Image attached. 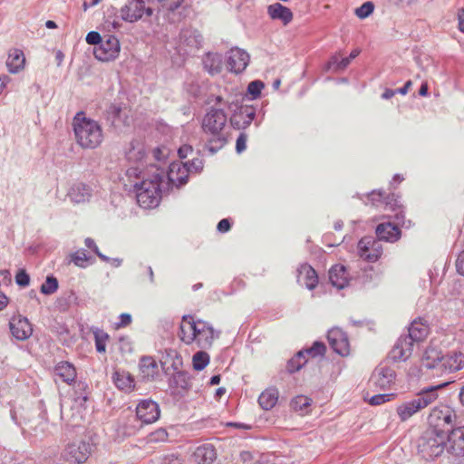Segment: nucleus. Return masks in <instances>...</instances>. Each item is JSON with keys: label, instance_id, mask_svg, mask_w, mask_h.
<instances>
[{"label": "nucleus", "instance_id": "nucleus-32", "mask_svg": "<svg viewBox=\"0 0 464 464\" xmlns=\"http://www.w3.org/2000/svg\"><path fill=\"white\" fill-rule=\"evenodd\" d=\"M278 391L276 388H268L265 390L258 398L259 405L264 410H271L277 403Z\"/></svg>", "mask_w": 464, "mask_h": 464}, {"label": "nucleus", "instance_id": "nucleus-13", "mask_svg": "<svg viewBox=\"0 0 464 464\" xmlns=\"http://www.w3.org/2000/svg\"><path fill=\"white\" fill-rule=\"evenodd\" d=\"M12 335L18 341H25L33 334V326L29 320L21 314L14 315L9 321Z\"/></svg>", "mask_w": 464, "mask_h": 464}, {"label": "nucleus", "instance_id": "nucleus-7", "mask_svg": "<svg viewBox=\"0 0 464 464\" xmlns=\"http://www.w3.org/2000/svg\"><path fill=\"white\" fill-rule=\"evenodd\" d=\"M92 454V445L84 440L68 443L63 450V459L70 464H82Z\"/></svg>", "mask_w": 464, "mask_h": 464}, {"label": "nucleus", "instance_id": "nucleus-44", "mask_svg": "<svg viewBox=\"0 0 464 464\" xmlns=\"http://www.w3.org/2000/svg\"><path fill=\"white\" fill-rule=\"evenodd\" d=\"M71 261L79 267H85L88 256L83 250H78L71 255Z\"/></svg>", "mask_w": 464, "mask_h": 464}, {"label": "nucleus", "instance_id": "nucleus-58", "mask_svg": "<svg viewBox=\"0 0 464 464\" xmlns=\"http://www.w3.org/2000/svg\"><path fill=\"white\" fill-rule=\"evenodd\" d=\"M84 243L88 248L92 249L96 255H98L100 257L103 258V256L100 253L99 248L96 246L93 239L88 237L85 239Z\"/></svg>", "mask_w": 464, "mask_h": 464}, {"label": "nucleus", "instance_id": "nucleus-11", "mask_svg": "<svg viewBox=\"0 0 464 464\" xmlns=\"http://www.w3.org/2000/svg\"><path fill=\"white\" fill-rule=\"evenodd\" d=\"M121 52L119 39L114 35H108L105 40L94 48V56L102 62L115 60Z\"/></svg>", "mask_w": 464, "mask_h": 464}, {"label": "nucleus", "instance_id": "nucleus-25", "mask_svg": "<svg viewBox=\"0 0 464 464\" xmlns=\"http://www.w3.org/2000/svg\"><path fill=\"white\" fill-rule=\"evenodd\" d=\"M442 359V353L436 347L429 346L421 357V364L427 369H435L439 372Z\"/></svg>", "mask_w": 464, "mask_h": 464}, {"label": "nucleus", "instance_id": "nucleus-31", "mask_svg": "<svg viewBox=\"0 0 464 464\" xmlns=\"http://www.w3.org/2000/svg\"><path fill=\"white\" fill-rule=\"evenodd\" d=\"M54 370L62 381L69 384L74 382L77 375L74 366L68 362H60Z\"/></svg>", "mask_w": 464, "mask_h": 464}, {"label": "nucleus", "instance_id": "nucleus-49", "mask_svg": "<svg viewBox=\"0 0 464 464\" xmlns=\"http://www.w3.org/2000/svg\"><path fill=\"white\" fill-rule=\"evenodd\" d=\"M131 322H132L131 315L130 314L123 313L120 315L119 322L114 324L113 328L115 330H118L121 328H125V327L129 326L131 324Z\"/></svg>", "mask_w": 464, "mask_h": 464}, {"label": "nucleus", "instance_id": "nucleus-19", "mask_svg": "<svg viewBox=\"0 0 464 464\" xmlns=\"http://www.w3.org/2000/svg\"><path fill=\"white\" fill-rule=\"evenodd\" d=\"M26 58L24 52L18 48L8 50L5 66L9 73L17 74L25 68Z\"/></svg>", "mask_w": 464, "mask_h": 464}, {"label": "nucleus", "instance_id": "nucleus-42", "mask_svg": "<svg viewBox=\"0 0 464 464\" xmlns=\"http://www.w3.org/2000/svg\"><path fill=\"white\" fill-rule=\"evenodd\" d=\"M382 200H383V203H382V208L384 211H396L397 209L401 208L400 202L394 194L387 195V196L384 195V198Z\"/></svg>", "mask_w": 464, "mask_h": 464}, {"label": "nucleus", "instance_id": "nucleus-39", "mask_svg": "<svg viewBox=\"0 0 464 464\" xmlns=\"http://www.w3.org/2000/svg\"><path fill=\"white\" fill-rule=\"evenodd\" d=\"M145 150L142 144L132 145L127 152L128 160L130 161H141L145 158Z\"/></svg>", "mask_w": 464, "mask_h": 464}, {"label": "nucleus", "instance_id": "nucleus-8", "mask_svg": "<svg viewBox=\"0 0 464 464\" xmlns=\"http://www.w3.org/2000/svg\"><path fill=\"white\" fill-rule=\"evenodd\" d=\"M457 419L455 411L450 406L440 404L434 407L429 415L428 420L430 428L442 429L451 426Z\"/></svg>", "mask_w": 464, "mask_h": 464}, {"label": "nucleus", "instance_id": "nucleus-29", "mask_svg": "<svg viewBox=\"0 0 464 464\" xmlns=\"http://www.w3.org/2000/svg\"><path fill=\"white\" fill-rule=\"evenodd\" d=\"M112 379L116 387L125 392H130L134 389V378L130 372H115Z\"/></svg>", "mask_w": 464, "mask_h": 464}, {"label": "nucleus", "instance_id": "nucleus-2", "mask_svg": "<svg viewBox=\"0 0 464 464\" xmlns=\"http://www.w3.org/2000/svg\"><path fill=\"white\" fill-rule=\"evenodd\" d=\"M227 116L221 109L210 108L201 121V130L208 149L216 152L228 141Z\"/></svg>", "mask_w": 464, "mask_h": 464}, {"label": "nucleus", "instance_id": "nucleus-26", "mask_svg": "<svg viewBox=\"0 0 464 464\" xmlns=\"http://www.w3.org/2000/svg\"><path fill=\"white\" fill-rule=\"evenodd\" d=\"M194 459L198 464H211L217 459V451L213 445L203 444L194 451Z\"/></svg>", "mask_w": 464, "mask_h": 464}, {"label": "nucleus", "instance_id": "nucleus-33", "mask_svg": "<svg viewBox=\"0 0 464 464\" xmlns=\"http://www.w3.org/2000/svg\"><path fill=\"white\" fill-rule=\"evenodd\" d=\"M169 179L171 182L185 183L187 180V169L182 163L176 162L169 166Z\"/></svg>", "mask_w": 464, "mask_h": 464}, {"label": "nucleus", "instance_id": "nucleus-43", "mask_svg": "<svg viewBox=\"0 0 464 464\" xmlns=\"http://www.w3.org/2000/svg\"><path fill=\"white\" fill-rule=\"evenodd\" d=\"M58 288V281L53 276H48L45 282L41 285V292L44 295H52Z\"/></svg>", "mask_w": 464, "mask_h": 464}, {"label": "nucleus", "instance_id": "nucleus-50", "mask_svg": "<svg viewBox=\"0 0 464 464\" xmlns=\"http://www.w3.org/2000/svg\"><path fill=\"white\" fill-rule=\"evenodd\" d=\"M264 88V84L260 81H254L248 84L247 91L254 97L258 96Z\"/></svg>", "mask_w": 464, "mask_h": 464}, {"label": "nucleus", "instance_id": "nucleus-59", "mask_svg": "<svg viewBox=\"0 0 464 464\" xmlns=\"http://www.w3.org/2000/svg\"><path fill=\"white\" fill-rule=\"evenodd\" d=\"M163 464H182V460L177 456L170 455L164 459Z\"/></svg>", "mask_w": 464, "mask_h": 464}, {"label": "nucleus", "instance_id": "nucleus-64", "mask_svg": "<svg viewBox=\"0 0 464 464\" xmlns=\"http://www.w3.org/2000/svg\"><path fill=\"white\" fill-rule=\"evenodd\" d=\"M412 86V82L411 81H407L404 84L403 87L400 88L397 92H399L400 94L401 95H405L408 91L411 89V87Z\"/></svg>", "mask_w": 464, "mask_h": 464}, {"label": "nucleus", "instance_id": "nucleus-52", "mask_svg": "<svg viewBox=\"0 0 464 464\" xmlns=\"http://www.w3.org/2000/svg\"><path fill=\"white\" fill-rule=\"evenodd\" d=\"M86 42L89 44L98 45L102 42V40L101 34L98 32L92 31L87 34Z\"/></svg>", "mask_w": 464, "mask_h": 464}, {"label": "nucleus", "instance_id": "nucleus-48", "mask_svg": "<svg viewBox=\"0 0 464 464\" xmlns=\"http://www.w3.org/2000/svg\"><path fill=\"white\" fill-rule=\"evenodd\" d=\"M373 12V5L371 2L362 4L356 9L355 14L359 18H366Z\"/></svg>", "mask_w": 464, "mask_h": 464}, {"label": "nucleus", "instance_id": "nucleus-34", "mask_svg": "<svg viewBox=\"0 0 464 464\" xmlns=\"http://www.w3.org/2000/svg\"><path fill=\"white\" fill-rule=\"evenodd\" d=\"M204 66L212 75L220 72L222 68L220 55L217 53H208L204 59Z\"/></svg>", "mask_w": 464, "mask_h": 464}, {"label": "nucleus", "instance_id": "nucleus-61", "mask_svg": "<svg viewBox=\"0 0 464 464\" xmlns=\"http://www.w3.org/2000/svg\"><path fill=\"white\" fill-rule=\"evenodd\" d=\"M11 78L8 75H0V94L6 87V85L10 82Z\"/></svg>", "mask_w": 464, "mask_h": 464}, {"label": "nucleus", "instance_id": "nucleus-23", "mask_svg": "<svg viewBox=\"0 0 464 464\" xmlns=\"http://www.w3.org/2000/svg\"><path fill=\"white\" fill-rule=\"evenodd\" d=\"M297 281L308 289L313 290L318 285V276L310 265L303 264L298 268Z\"/></svg>", "mask_w": 464, "mask_h": 464}, {"label": "nucleus", "instance_id": "nucleus-55", "mask_svg": "<svg viewBox=\"0 0 464 464\" xmlns=\"http://www.w3.org/2000/svg\"><path fill=\"white\" fill-rule=\"evenodd\" d=\"M351 61L349 57L342 58L340 61H337L336 57H333V63H336L338 70L345 69L350 64Z\"/></svg>", "mask_w": 464, "mask_h": 464}, {"label": "nucleus", "instance_id": "nucleus-17", "mask_svg": "<svg viewBox=\"0 0 464 464\" xmlns=\"http://www.w3.org/2000/svg\"><path fill=\"white\" fill-rule=\"evenodd\" d=\"M464 367V354L461 352L452 351L447 354L442 353L441 362L439 372H453L461 370Z\"/></svg>", "mask_w": 464, "mask_h": 464}, {"label": "nucleus", "instance_id": "nucleus-51", "mask_svg": "<svg viewBox=\"0 0 464 464\" xmlns=\"http://www.w3.org/2000/svg\"><path fill=\"white\" fill-rule=\"evenodd\" d=\"M15 281L21 286H27L30 283V277L24 270H21L16 274Z\"/></svg>", "mask_w": 464, "mask_h": 464}, {"label": "nucleus", "instance_id": "nucleus-6", "mask_svg": "<svg viewBox=\"0 0 464 464\" xmlns=\"http://www.w3.org/2000/svg\"><path fill=\"white\" fill-rule=\"evenodd\" d=\"M446 444V431L442 429L429 428L419 440V450L426 459L441 455Z\"/></svg>", "mask_w": 464, "mask_h": 464}, {"label": "nucleus", "instance_id": "nucleus-40", "mask_svg": "<svg viewBox=\"0 0 464 464\" xmlns=\"http://www.w3.org/2000/svg\"><path fill=\"white\" fill-rule=\"evenodd\" d=\"M312 400L304 395H298L292 400L291 406L295 411H304L311 405Z\"/></svg>", "mask_w": 464, "mask_h": 464}, {"label": "nucleus", "instance_id": "nucleus-54", "mask_svg": "<svg viewBox=\"0 0 464 464\" xmlns=\"http://www.w3.org/2000/svg\"><path fill=\"white\" fill-rule=\"evenodd\" d=\"M247 136L245 133H240L236 142V150L238 153L244 151L246 148Z\"/></svg>", "mask_w": 464, "mask_h": 464}, {"label": "nucleus", "instance_id": "nucleus-27", "mask_svg": "<svg viewBox=\"0 0 464 464\" xmlns=\"http://www.w3.org/2000/svg\"><path fill=\"white\" fill-rule=\"evenodd\" d=\"M329 279L333 285L342 289L348 283V273L342 265L334 266L329 271Z\"/></svg>", "mask_w": 464, "mask_h": 464}, {"label": "nucleus", "instance_id": "nucleus-16", "mask_svg": "<svg viewBox=\"0 0 464 464\" xmlns=\"http://www.w3.org/2000/svg\"><path fill=\"white\" fill-rule=\"evenodd\" d=\"M445 448L454 457H464V427L455 428L449 433Z\"/></svg>", "mask_w": 464, "mask_h": 464}, {"label": "nucleus", "instance_id": "nucleus-63", "mask_svg": "<svg viewBox=\"0 0 464 464\" xmlns=\"http://www.w3.org/2000/svg\"><path fill=\"white\" fill-rule=\"evenodd\" d=\"M192 148L190 146L185 145L179 150V155L180 158H186L188 152H191Z\"/></svg>", "mask_w": 464, "mask_h": 464}, {"label": "nucleus", "instance_id": "nucleus-14", "mask_svg": "<svg viewBox=\"0 0 464 464\" xmlns=\"http://www.w3.org/2000/svg\"><path fill=\"white\" fill-rule=\"evenodd\" d=\"M250 61L249 54L243 49L232 48L227 54V69L234 73L242 72Z\"/></svg>", "mask_w": 464, "mask_h": 464}, {"label": "nucleus", "instance_id": "nucleus-1", "mask_svg": "<svg viewBox=\"0 0 464 464\" xmlns=\"http://www.w3.org/2000/svg\"><path fill=\"white\" fill-rule=\"evenodd\" d=\"M178 337L186 345L196 344L199 348L208 349L218 337V333L208 322L192 314H185L179 324Z\"/></svg>", "mask_w": 464, "mask_h": 464}, {"label": "nucleus", "instance_id": "nucleus-53", "mask_svg": "<svg viewBox=\"0 0 464 464\" xmlns=\"http://www.w3.org/2000/svg\"><path fill=\"white\" fill-rule=\"evenodd\" d=\"M183 0H160L162 6L169 11H174L180 6Z\"/></svg>", "mask_w": 464, "mask_h": 464}, {"label": "nucleus", "instance_id": "nucleus-60", "mask_svg": "<svg viewBox=\"0 0 464 464\" xmlns=\"http://www.w3.org/2000/svg\"><path fill=\"white\" fill-rule=\"evenodd\" d=\"M151 436L155 437V440H167L168 433L165 430L160 429L156 430L153 434H151Z\"/></svg>", "mask_w": 464, "mask_h": 464}, {"label": "nucleus", "instance_id": "nucleus-57", "mask_svg": "<svg viewBox=\"0 0 464 464\" xmlns=\"http://www.w3.org/2000/svg\"><path fill=\"white\" fill-rule=\"evenodd\" d=\"M457 271L464 276V250L459 255L456 261Z\"/></svg>", "mask_w": 464, "mask_h": 464}, {"label": "nucleus", "instance_id": "nucleus-10", "mask_svg": "<svg viewBox=\"0 0 464 464\" xmlns=\"http://www.w3.org/2000/svg\"><path fill=\"white\" fill-rule=\"evenodd\" d=\"M152 13V9L147 7L143 0H128L121 8V19L129 23H135L140 20L144 14L151 16Z\"/></svg>", "mask_w": 464, "mask_h": 464}, {"label": "nucleus", "instance_id": "nucleus-47", "mask_svg": "<svg viewBox=\"0 0 464 464\" xmlns=\"http://www.w3.org/2000/svg\"><path fill=\"white\" fill-rule=\"evenodd\" d=\"M368 199L371 201L372 205L376 208H382L383 203L384 193L380 190H373L367 196Z\"/></svg>", "mask_w": 464, "mask_h": 464}, {"label": "nucleus", "instance_id": "nucleus-9", "mask_svg": "<svg viewBox=\"0 0 464 464\" xmlns=\"http://www.w3.org/2000/svg\"><path fill=\"white\" fill-rule=\"evenodd\" d=\"M135 415L141 426L150 425L160 419V409L156 401L151 399H144L136 405Z\"/></svg>", "mask_w": 464, "mask_h": 464}, {"label": "nucleus", "instance_id": "nucleus-30", "mask_svg": "<svg viewBox=\"0 0 464 464\" xmlns=\"http://www.w3.org/2000/svg\"><path fill=\"white\" fill-rule=\"evenodd\" d=\"M92 195L91 188L82 182L74 184L69 192L71 199L76 203L84 202L90 198Z\"/></svg>", "mask_w": 464, "mask_h": 464}, {"label": "nucleus", "instance_id": "nucleus-41", "mask_svg": "<svg viewBox=\"0 0 464 464\" xmlns=\"http://www.w3.org/2000/svg\"><path fill=\"white\" fill-rule=\"evenodd\" d=\"M326 351V347L323 343L315 342L310 348L303 350L304 357L314 358L316 356H323Z\"/></svg>", "mask_w": 464, "mask_h": 464}, {"label": "nucleus", "instance_id": "nucleus-18", "mask_svg": "<svg viewBox=\"0 0 464 464\" xmlns=\"http://www.w3.org/2000/svg\"><path fill=\"white\" fill-rule=\"evenodd\" d=\"M413 345L411 338L401 336L390 352V358L394 362H405L411 356Z\"/></svg>", "mask_w": 464, "mask_h": 464}, {"label": "nucleus", "instance_id": "nucleus-35", "mask_svg": "<svg viewBox=\"0 0 464 464\" xmlns=\"http://www.w3.org/2000/svg\"><path fill=\"white\" fill-rule=\"evenodd\" d=\"M140 371L144 377L152 379L158 372V365L151 357H144L140 362Z\"/></svg>", "mask_w": 464, "mask_h": 464}, {"label": "nucleus", "instance_id": "nucleus-46", "mask_svg": "<svg viewBox=\"0 0 464 464\" xmlns=\"http://www.w3.org/2000/svg\"><path fill=\"white\" fill-rule=\"evenodd\" d=\"M395 397V394L389 393V394H377L371 397L369 400V403L371 405H382L387 401H390L393 400Z\"/></svg>", "mask_w": 464, "mask_h": 464}, {"label": "nucleus", "instance_id": "nucleus-56", "mask_svg": "<svg viewBox=\"0 0 464 464\" xmlns=\"http://www.w3.org/2000/svg\"><path fill=\"white\" fill-rule=\"evenodd\" d=\"M218 230L221 233H225L230 230L231 224L227 218L221 219L218 224Z\"/></svg>", "mask_w": 464, "mask_h": 464}, {"label": "nucleus", "instance_id": "nucleus-62", "mask_svg": "<svg viewBox=\"0 0 464 464\" xmlns=\"http://www.w3.org/2000/svg\"><path fill=\"white\" fill-rule=\"evenodd\" d=\"M458 19H459V29L464 33V10L460 9L458 12Z\"/></svg>", "mask_w": 464, "mask_h": 464}, {"label": "nucleus", "instance_id": "nucleus-4", "mask_svg": "<svg viewBox=\"0 0 464 464\" xmlns=\"http://www.w3.org/2000/svg\"><path fill=\"white\" fill-rule=\"evenodd\" d=\"M447 384L448 382H445L424 388L411 401L399 404L396 407V413L400 420L402 422L407 421L416 413L435 402L439 398L438 390L445 387Z\"/></svg>", "mask_w": 464, "mask_h": 464}, {"label": "nucleus", "instance_id": "nucleus-21", "mask_svg": "<svg viewBox=\"0 0 464 464\" xmlns=\"http://www.w3.org/2000/svg\"><path fill=\"white\" fill-rule=\"evenodd\" d=\"M267 14L272 20H279L284 25L293 21L294 14L290 8L280 3H275L267 6Z\"/></svg>", "mask_w": 464, "mask_h": 464}, {"label": "nucleus", "instance_id": "nucleus-24", "mask_svg": "<svg viewBox=\"0 0 464 464\" xmlns=\"http://www.w3.org/2000/svg\"><path fill=\"white\" fill-rule=\"evenodd\" d=\"M375 232L380 240L388 242H395L401 237V229L392 222L379 224Z\"/></svg>", "mask_w": 464, "mask_h": 464}, {"label": "nucleus", "instance_id": "nucleus-5", "mask_svg": "<svg viewBox=\"0 0 464 464\" xmlns=\"http://www.w3.org/2000/svg\"><path fill=\"white\" fill-rule=\"evenodd\" d=\"M161 176L154 174L150 179H143L135 184L138 204L143 208H152L158 206L160 199Z\"/></svg>", "mask_w": 464, "mask_h": 464}, {"label": "nucleus", "instance_id": "nucleus-3", "mask_svg": "<svg viewBox=\"0 0 464 464\" xmlns=\"http://www.w3.org/2000/svg\"><path fill=\"white\" fill-rule=\"evenodd\" d=\"M73 130L77 143L84 149H95L103 140L101 125L94 120L87 118L82 111L73 118Z\"/></svg>", "mask_w": 464, "mask_h": 464}, {"label": "nucleus", "instance_id": "nucleus-12", "mask_svg": "<svg viewBox=\"0 0 464 464\" xmlns=\"http://www.w3.org/2000/svg\"><path fill=\"white\" fill-rule=\"evenodd\" d=\"M382 246L372 237H363L358 243V253L361 258L368 262H375L382 256Z\"/></svg>", "mask_w": 464, "mask_h": 464}, {"label": "nucleus", "instance_id": "nucleus-22", "mask_svg": "<svg viewBox=\"0 0 464 464\" xmlns=\"http://www.w3.org/2000/svg\"><path fill=\"white\" fill-rule=\"evenodd\" d=\"M372 381L377 387L388 389L395 381V372L391 368L379 367L372 374Z\"/></svg>", "mask_w": 464, "mask_h": 464}, {"label": "nucleus", "instance_id": "nucleus-36", "mask_svg": "<svg viewBox=\"0 0 464 464\" xmlns=\"http://www.w3.org/2000/svg\"><path fill=\"white\" fill-rule=\"evenodd\" d=\"M95 347L98 353H104L106 352L107 343L110 336L102 330L96 329L93 331Z\"/></svg>", "mask_w": 464, "mask_h": 464}, {"label": "nucleus", "instance_id": "nucleus-37", "mask_svg": "<svg viewBox=\"0 0 464 464\" xmlns=\"http://www.w3.org/2000/svg\"><path fill=\"white\" fill-rule=\"evenodd\" d=\"M307 362L304 357V352H298L292 359L287 362V371L291 373L299 371Z\"/></svg>", "mask_w": 464, "mask_h": 464}, {"label": "nucleus", "instance_id": "nucleus-15", "mask_svg": "<svg viewBox=\"0 0 464 464\" xmlns=\"http://www.w3.org/2000/svg\"><path fill=\"white\" fill-rule=\"evenodd\" d=\"M327 339L333 350L342 355L347 356L350 353V343L343 331L340 328H333L328 332Z\"/></svg>", "mask_w": 464, "mask_h": 464}, {"label": "nucleus", "instance_id": "nucleus-28", "mask_svg": "<svg viewBox=\"0 0 464 464\" xmlns=\"http://www.w3.org/2000/svg\"><path fill=\"white\" fill-rule=\"evenodd\" d=\"M428 334L429 326L422 320H414L409 327V334L405 336L414 343L424 340Z\"/></svg>", "mask_w": 464, "mask_h": 464}, {"label": "nucleus", "instance_id": "nucleus-45", "mask_svg": "<svg viewBox=\"0 0 464 464\" xmlns=\"http://www.w3.org/2000/svg\"><path fill=\"white\" fill-rule=\"evenodd\" d=\"M173 382L177 387H180L183 391H187L190 387L188 378L183 372H177L174 374Z\"/></svg>", "mask_w": 464, "mask_h": 464}, {"label": "nucleus", "instance_id": "nucleus-38", "mask_svg": "<svg viewBox=\"0 0 464 464\" xmlns=\"http://www.w3.org/2000/svg\"><path fill=\"white\" fill-rule=\"evenodd\" d=\"M210 361V357L208 353L204 351L197 352L192 357L193 369L196 371H202Z\"/></svg>", "mask_w": 464, "mask_h": 464}, {"label": "nucleus", "instance_id": "nucleus-20", "mask_svg": "<svg viewBox=\"0 0 464 464\" xmlns=\"http://www.w3.org/2000/svg\"><path fill=\"white\" fill-rule=\"evenodd\" d=\"M255 117V111L249 106H241L236 111L231 118L230 123L237 130L247 128Z\"/></svg>", "mask_w": 464, "mask_h": 464}]
</instances>
